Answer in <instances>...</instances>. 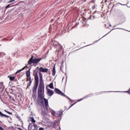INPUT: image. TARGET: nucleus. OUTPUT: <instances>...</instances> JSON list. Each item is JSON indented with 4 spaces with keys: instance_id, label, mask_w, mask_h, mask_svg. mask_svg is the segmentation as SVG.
Segmentation results:
<instances>
[{
    "instance_id": "obj_17",
    "label": "nucleus",
    "mask_w": 130,
    "mask_h": 130,
    "mask_svg": "<svg viewBox=\"0 0 130 130\" xmlns=\"http://www.w3.org/2000/svg\"><path fill=\"white\" fill-rule=\"evenodd\" d=\"M25 68H26V66L23 67L22 69L17 71L16 73V74H18V73H20V72H22V71H24V70H25Z\"/></svg>"
},
{
    "instance_id": "obj_1",
    "label": "nucleus",
    "mask_w": 130,
    "mask_h": 130,
    "mask_svg": "<svg viewBox=\"0 0 130 130\" xmlns=\"http://www.w3.org/2000/svg\"><path fill=\"white\" fill-rule=\"evenodd\" d=\"M40 84L38 89V102L41 108L47 112L48 110V100L44 98V80L41 72H39Z\"/></svg>"
},
{
    "instance_id": "obj_15",
    "label": "nucleus",
    "mask_w": 130,
    "mask_h": 130,
    "mask_svg": "<svg viewBox=\"0 0 130 130\" xmlns=\"http://www.w3.org/2000/svg\"><path fill=\"white\" fill-rule=\"evenodd\" d=\"M0 89H5V85H4L3 82L0 83Z\"/></svg>"
},
{
    "instance_id": "obj_23",
    "label": "nucleus",
    "mask_w": 130,
    "mask_h": 130,
    "mask_svg": "<svg viewBox=\"0 0 130 130\" xmlns=\"http://www.w3.org/2000/svg\"><path fill=\"white\" fill-rule=\"evenodd\" d=\"M42 114H43V115H46V112H42Z\"/></svg>"
},
{
    "instance_id": "obj_22",
    "label": "nucleus",
    "mask_w": 130,
    "mask_h": 130,
    "mask_svg": "<svg viewBox=\"0 0 130 130\" xmlns=\"http://www.w3.org/2000/svg\"><path fill=\"white\" fill-rule=\"evenodd\" d=\"M10 6H11V4H9L8 5H7L5 9H9V8H10Z\"/></svg>"
},
{
    "instance_id": "obj_10",
    "label": "nucleus",
    "mask_w": 130,
    "mask_h": 130,
    "mask_svg": "<svg viewBox=\"0 0 130 130\" xmlns=\"http://www.w3.org/2000/svg\"><path fill=\"white\" fill-rule=\"evenodd\" d=\"M47 93L49 96H52V94L54 93V91L51 89H48L47 90Z\"/></svg>"
},
{
    "instance_id": "obj_18",
    "label": "nucleus",
    "mask_w": 130,
    "mask_h": 130,
    "mask_svg": "<svg viewBox=\"0 0 130 130\" xmlns=\"http://www.w3.org/2000/svg\"><path fill=\"white\" fill-rule=\"evenodd\" d=\"M48 87L50 88V89H54L53 87V83H51L49 85Z\"/></svg>"
},
{
    "instance_id": "obj_3",
    "label": "nucleus",
    "mask_w": 130,
    "mask_h": 130,
    "mask_svg": "<svg viewBox=\"0 0 130 130\" xmlns=\"http://www.w3.org/2000/svg\"><path fill=\"white\" fill-rule=\"evenodd\" d=\"M26 79H27L26 82H28V81H29V82L27 83L26 88L28 89L29 87L31 86V84H32V82H33V79H32V78H31V74L30 73L29 70L26 71Z\"/></svg>"
},
{
    "instance_id": "obj_12",
    "label": "nucleus",
    "mask_w": 130,
    "mask_h": 130,
    "mask_svg": "<svg viewBox=\"0 0 130 130\" xmlns=\"http://www.w3.org/2000/svg\"><path fill=\"white\" fill-rule=\"evenodd\" d=\"M0 116H2V117H6V118H9V117H10V116L4 114L3 113H2V112H0Z\"/></svg>"
},
{
    "instance_id": "obj_6",
    "label": "nucleus",
    "mask_w": 130,
    "mask_h": 130,
    "mask_svg": "<svg viewBox=\"0 0 130 130\" xmlns=\"http://www.w3.org/2000/svg\"><path fill=\"white\" fill-rule=\"evenodd\" d=\"M28 128L29 130H38V126L35 123H30Z\"/></svg>"
},
{
    "instance_id": "obj_16",
    "label": "nucleus",
    "mask_w": 130,
    "mask_h": 130,
    "mask_svg": "<svg viewBox=\"0 0 130 130\" xmlns=\"http://www.w3.org/2000/svg\"><path fill=\"white\" fill-rule=\"evenodd\" d=\"M30 121L32 122V123H35L36 122V121L34 119V117H30Z\"/></svg>"
},
{
    "instance_id": "obj_14",
    "label": "nucleus",
    "mask_w": 130,
    "mask_h": 130,
    "mask_svg": "<svg viewBox=\"0 0 130 130\" xmlns=\"http://www.w3.org/2000/svg\"><path fill=\"white\" fill-rule=\"evenodd\" d=\"M56 71H55V65L54 66L52 69V75L53 76H55Z\"/></svg>"
},
{
    "instance_id": "obj_8",
    "label": "nucleus",
    "mask_w": 130,
    "mask_h": 130,
    "mask_svg": "<svg viewBox=\"0 0 130 130\" xmlns=\"http://www.w3.org/2000/svg\"><path fill=\"white\" fill-rule=\"evenodd\" d=\"M39 71L42 73H47L48 72V69L43 68V67H40L39 69Z\"/></svg>"
},
{
    "instance_id": "obj_25",
    "label": "nucleus",
    "mask_w": 130,
    "mask_h": 130,
    "mask_svg": "<svg viewBox=\"0 0 130 130\" xmlns=\"http://www.w3.org/2000/svg\"><path fill=\"white\" fill-rule=\"evenodd\" d=\"M13 2H15V0H11L8 3H13Z\"/></svg>"
},
{
    "instance_id": "obj_20",
    "label": "nucleus",
    "mask_w": 130,
    "mask_h": 130,
    "mask_svg": "<svg viewBox=\"0 0 130 130\" xmlns=\"http://www.w3.org/2000/svg\"><path fill=\"white\" fill-rule=\"evenodd\" d=\"M10 98L12 101H14V102H16V100H15V98H14V97L10 96Z\"/></svg>"
},
{
    "instance_id": "obj_26",
    "label": "nucleus",
    "mask_w": 130,
    "mask_h": 130,
    "mask_svg": "<svg viewBox=\"0 0 130 130\" xmlns=\"http://www.w3.org/2000/svg\"><path fill=\"white\" fill-rule=\"evenodd\" d=\"M39 130H44V128L43 127H40L39 128Z\"/></svg>"
},
{
    "instance_id": "obj_9",
    "label": "nucleus",
    "mask_w": 130,
    "mask_h": 130,
    "mask_svg": "<svg viewBox=\"0 0 130 130\" xmlns=\"http://www.w3.org/2000/svg\"><path fill=\"white\" fill-rule=\"evenodd\" d=\"M62 115V112L61 111H57L55 115V117H59V116H61Z\"/></svg>"
},
{
    "instance_id": "obj_5",
    "label": "nucleus",
    "mask_w": 130,
    "mask_h": 130,
    "mask_svg": "<svg viewBox=\"0 0 130 130\" xmlns=\"http://www.w3.org/2000/svg\"><path fill=\"white\" fill-rule=\"evenodd\" d=\"M54 91L56 94H57L58 95H60L61 96H62L63 97H65L67 99H69V100H71V99L69 96L65 95V94L62 92V91H60V90L58 89V88H55Z\"/></svg>"
},
{
    "instance_id": "obj_19",
    "label": "nucleus",
    "mask_w": 130,
    "mask_h": 130,
    "mask_svg": "<svg viewBox=\"0 0 130 130\" xmlns=\"http://www.w3.org/2000/svg\"><path fill=\"white\" fill-rule=\"evenodd\" d=\"M0 55H1V57H4V56H5L6 55V53H5L4 52H1Z\"/></svg>"
},
{
    "instance_id": "obj_7",
    "label": "nucleus",
    "mask_w": 130,
    "mask_h": 130,
    "mask_svg": "<svg viewBox=\"0 0 130 130\" xmlns=\"http://www.w3.org/2000/svg\"><path fill=\"white\" fill-rule=\"evenodd\" d=\"M52 42L54 48L59 47V48H61V45L59 43H58V42L55 41H52Z\"/></svg>"
},
{
    "instance_id": "obj_27",
    "label": "nucleus",
    "mask_w": 130,
    "mask_h": 130,
    "mask_svg": "<svg viewBox=\"0 0 130 130\" xmlns=\"http://www.w3.org/2000/svg\"><path fill=\"white\" fill-rule=\"evenodd\" d=\"M0 130H4V128H3V127L0 126Z\"/></svg>"
},
{
    "instance_id": "obj_31",
    "label": "nucleus",
    "mask_w": 130,
    "mask_h": 130,
    "mask_svg": "<svg viewBox=\"0 0 130 130\" xmlns=\"http://www.w3.org/2000/svg\"><path fill=\"white\" fill-rule=\"evenodd\" d=\"M19 130H22V128H19Z\"/></svg>"
},
{
    "instance_id": "obj_32",
    "label": "nucleus",
    "mask_w": 130,
    "mask_h": 130,
    "mask_svg": "<svg viewBox=\"0 0 130 130\" xmlns=\"http://www.w3.org/2000/svg\"><path fill=\"white\" fill-rule=\"evenodd\" d=\"M105 3H106V2H107V0H105Z\"/></svg>"
},
{
    "instance_id": "obj_24",
    "label": "nucleus",
    "mask_w": 130,
    "mask_h": 130,
    "mask_svg": "<svg viewBox=\"0 0 130 130\" xmlns=\"http://www.w3.org/2000/svg\"><path fill=\"white\" fill-rule=\"evenodd\" d=\"M6 111V112H7V113H8V114H12V113H11V112H10L9 111Z\"/></svg>"
},
{
    "instance_id": "obj_2",
    "label": "nucleus",
    "mask_w": 130,
    "mask_h": 130,
    "mask_svg": "<svg viewBox=\"0 0 130 130\" xmlns=\"http://www.w3.org/2000/svg\"><path fill=\"white\" fill-rule=\"evenodd\" d=\"M34 76L35 77V84L32 88V92L33 93H36L39 84V77H38V74L36 71H34Z\"/></svg>"
},
{
    "instance_id": "obj_30",
    "label": "nucleus",
    "mask_w": 130,
    "mask_h": 130,
    "mask_svg": "<svg viewBox=\"0 0 130 130\" xmlns=\"http://www.w3.org/2000/svg\"><path fill=\"white\" fill-rule=\"evenodd\" d=\"M59 52H58V55H58V56H59Z\"/></svg>"
},
{
    "instance_id": "obj_13",
    "label": "nucleus",
    "mask_w": 130,
    "mask_h": 130,
    "mask_svg": "<svg viewBox=\"0 0 130 130\" xmlns=\"http://www.w3.org/2000/svg\"><path fill=\"white\" fill-rule=\"evenodd\" d=\"M54 48H56V52H59V51H60L61 50V49H62V46H61V48L57 47H55Z\"/></svg>"
},
{
    "instance_id": "obj_29",
    "label": "nucleus",
    "mask_w": 130,
    "mask_h": 130,
    "mask_svg": "<svg viewBox=\"0 0 130 130\" xmlns=\"http://www.w3.org/2000/svg\"><path fill=\"white\" fill-rule=\"evenodd\" d=\"M91 19H92V16H90V17H89V20H91Z\"/></svg>"
},
{
    "instance_id": "obj_33",
    "label": "nucleus",
    "mask_w": 130,
    "mask_h": 130,
    "mask_svg": "<svg viewBox=\"0 0 130 130\" xmlns=\"http://www.w3.org/2000/svg\"><path fill=\"white\" fill-rule=\"evenodd\" d=\"M36 69H39V67H37Z\"/></svg>"
},
{
    "instance_id": "obj_4",
    "label": "nucleus",
    "mask_w": 130,
    "mask_h": 130,
    "mask_svg": "<svg viewBox=\"0 0 130 130\" xmlns=\"http://www.w3.org/2000/svg\"><path fill=\"white\" fill-rule=\"evenodd\" d=\"M34 56H31V58L29 59V61H28V64H31L32 63H38V62H39V61H40L41 60H42V58H34Z\"/></svg>"
},
{
    "instance_id": "obj_28",
    "label": "nucleus",
    "mask_w": 130,
    "mask_h": 130,
    "mask_svg": "<svg viewBox=\"0 0 130 130\" xmlns=\"http://www.w3.org/2000/svg\"><path fill=\"white\" fill-rule=\"evenodd\" d=\"M75 104H76V103H74V104H72V105L70 106V108H71V107H72V106H74V105H75Z\"/></svg>"
},
{
    "instance_id": "obj_21",
    "label": "nucleus",
    "mask_w": 130,
    "mask_h": 130,
    "mask_svg": "<svg viewBox=\"0 0 130 130\" xmlns=\"http://www.w3.org/2000/svg\"><path fill=\"white\" fill-rule=\"evenodd\" d=\"M56 112H55V111H52L51 112V114H52V115H53L54 116H55V114H56Z\"/></svg>"
},
{
    "instance_id": "obj_11",
    "label": "nucleus",
    "mask_w": 130,
    "mask_h": 130,
    "mask_svg": "<svg viewBox=\"0 0 130 130\" xmlns=\"http://www.w3.org/2000/svg\"><path fill=\"white\" fill-rule=\"evenodd\" d=\"M8 78H9L10 81H14L16 79L15 76H12L11 75H8Z\"/></svg>"
}]
</instances>
